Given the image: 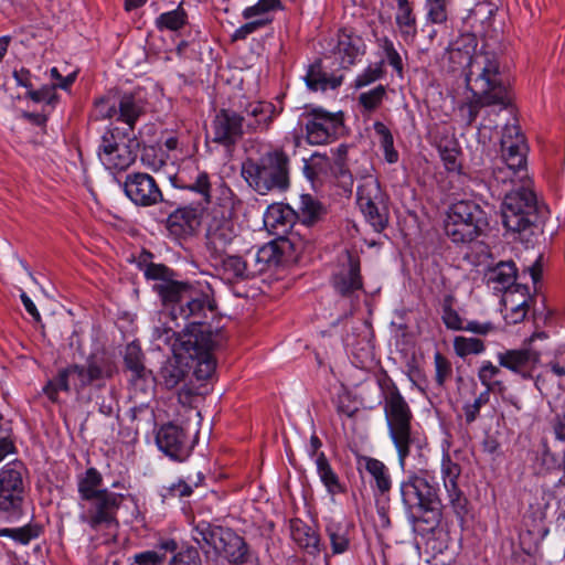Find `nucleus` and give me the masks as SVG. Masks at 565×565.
Wrapping results in <instances>:
<instances>
[{
  "label": "nucleus",
  "instance_id": "obj_10",
  "mask_svg": "<svg viewBox=\"0 0 565 565\" xmlns=\"http://www.w3.org/2000/svg\"><path fill=\"white\" fill-rule=\"evenodd\" d=\"M26 476L25 465L18 459L0 468V513L7 520L19 519L23 513Z\"/></svg>",
  "mask_w": 565,
  "mask_h": 565
},
{
  "label": "nucleus",
  "instance_id": "obj_3",
  "mask_svg": "<svg viewBox=\"0 0 565 565\" xmlns=\"http://www.w3.org/2000/svg\"><path fill=\"white\" fill-rule=\"evenodd\" d=\"M115 362L104 355L90 354L84 364L70 363L60 367L53 379L43 386L44 395L54 404L60 402V392L79 394L87 387L103 388L116 373Z\"/></svg>",
  "mask_w": 565,
  "mask_h": 565
},
{
  "label": "nucleus",
  "instance_id": "obj_25",
  "mask_svg": "<svg viewBox=\"0 0 565 565\" xmlns=\"http://www.w3.org/2000/svg\"><path fill=\"white\" fill-rule=\"evenodd\" d=\"M124 363L127 370L131 372V382L140 390L147 391L154 384V376L143 364V353L140 345L132 341L125 348Z\"/></svg>",
  "mask_w": 565,
  "mask_h": 565
},
{
  "label": "nucleus",
  "instance_id": "obj_62",
  "mask_svg": "<svg viewBox=\"0 0 565 565\" xmlns=\"http://www.w3.org/2000/svg\"><path fill=\"white\" fill-rule=\"evenodd\" d=\"M490 401V394L481 392L472 403H466L462 407L465 420L468 425L472 424L479 416L482 406Z\"/></svg>",
  "mask_w": 565,
  "mask_h": 565
},
{
  "label": "nucleus",
  "instance_id": "obj_22",
  "mask_svg": "<svg viewBox=\"0 0 565 565\" xmlns=\"http://www.w3.org/2000/svg\"><path fill=\"white\" fill-rule=\"evenodd\" d=\"M324 521V533L330 544V552L324 545L322 552L324 553V559L328 562L331 556L342 555L350 551L355 526L345 519L328 518Z\"/></svg>",
  "mask_w": 565,
  "mask_h": 565
},
{
  "label": "nucleus",
  "instance_id": "obj_18",
  "mask_svg": "<svg viewBox=\"0 0 565 565\" xmlns=\"http://www.w3.org/2000/svg\"><path fill=\"white\" fill-rule=\"evenodd\" d=\"M125 194L138 206H151L163 200L156 180L148 173L135 172L126 177Z\"/></svg>",
  "mask_w": 565,
  "mask_h": 565
},
{
  "label": "nucleus",
  "instance_id": "obj_28",
  "mask_svg": "<svg viewBox=\"0 0 565 565\" xmlns=\"http://www.w3.org/2000/svg\"><path fill=\"white\" fill-rule=\"evenodd\" d=\"M332 53L339 60L342 68H349L365 53V43L360 35L341 30L338 33L337 44Z\"/></svg>",
  "mask_w": 565,
  "mask_h": 565
},
{
  "label": "nucleus",
  "instance_id": "obj_41",
  "mask_svg": "<svg viewBox=\"0 0 565 565\" xmlns=\"http://www.w3.org/2000/svg\"><path fill=\"white\" fill-rule=\"evenodd\" d=\"M317 473L320 481L326 487L327 492L331 495L344 493L347 488L341 482L339 476L331 467L324 452H320L318 458L315 459Z\"/></svg>",
  "mask_w": 565,
  "mask_h": 565
},
{
  "label": "nucleus",
  "instance_id": "obj_32",
  "mask_svg": "<svg viewBox=\"0 0 565 565\" xmlns=\"http://www.w3.org/2000/svg\"><path fill=\"white\" fill-rule=\"evenodd\" d=\"M157 548L166 554H173L169 561V565H202V558L195 546L183 544L179 546L174 539H161L157 544Z\"/></svg>",
  "mask_w": 565,
  "mask_h": 565
},
{
  "label": "nucleus",
  "instance_id": "obj_2",
  "mask_svg": "<svg viewBox=\"0 0 565 565\" xmlns=\"http://www.w3.org/2000/svg\"><path fill=\"white\" fill-rule=\"evenodd\" d=\"M376 383L382 397L388 436L396 449L398 463L404 469L412 448L422 450L427 446V439L423 433L413 427L412 408L387 372L383 371L377 375Z\"/></svg>",
  "mask_w": 565,
  "mask_h": 565
},
{
  "label": "nucleus",
  "instance_id": "obj_37",
  "mask_svg": "<svg viewBox=\"0 0 565 565\" xmlns=\"http://www.w3.org/2000/svg\"><path fill=\"white\" fill-rule=\"evenodd\" d=\"M192 539L196 542L201 548L209 546L215 552L218 547L223 534L228 527H224L206 520H193L192 523Z\"/></svg>",
  "mask_w": 565,
  "mask_h": 565
},
{
  "label": "nucleus",
  "instance_id": "obj_59",
  "mask_svg": "<svg viewBox=\"0 0 565 565\" xmlns=\"http://www.w3.org/2000/svg\"><path fill=\"white\" fill-rule=\"evenodd\" d=\"M41 532H42L41 525L29 523L21 527L10 529L9 537L19 544L26 545L32 540L38 539L40 536Z\"/></svg>",
  "mask_w": 565,
  "mask_h": 565
},
{
  "label": "nucleus",
  "instance_id": "obj_16",
  "mask_svg": "<svg viewBox=\"0 0 565 565\" xmlns=\"http://www.w3.org/2000/svg\"><path fill=\"white\" fill-rule=\"evenodd\" d=\"M206 248L210 256L225 253L236 237V230L231 216L223 209H213L206 226Z\"/></svg>",
  "mask_w": 565,
  "mask_h": 565
},
{
  "label": "nucleus",
  "instance_id": "obj_60",
  "mask_svg": "<svg viewBox=\"0 0 565 565\" xmlns=\"http://www.w3.org/2000/svg\"><path fill=\"white\" fill-rule=\"evenodd\" d=\"M449 7L450 3L425 4L426 23L436 25H447V22L449 20Z\"/></svg>",
  "mask_w": 565,
  "mask_h": 565
},
{
  "label": "nucleus",
  "instance_id": "obj_27",
  "mask_svg": "<svg viewBox=\"0 0 565 565\" xmlns=\"http://www.w3.org/2000/svg\"><path fill=\"white\" fill-rule=\"evenodd\" d=\"M152 338L169 347L173 355L183 356L186 350H193V343H195L199 334L186 331L185 328L182 332H178L172 327L162 323L153 328Z\"/></svg>",
  "mask_w": 565,
  "mask_h": 565
},
{
  "label": "nucleus",
  "instance_id": "obj_14",
  "mask_svg": "<svg viewBox=\"0 0 565 565\" xmlns=\"http://www.w3.org/2000/svg\"><path fill=\"white\" fill-rule=\"evenodd\" d=\"M158 448L174 461H184L191 455L194 440L189 431L173 423L162 425L156 435Z\"/></svg>",
  "mask_w": 565,
  "mask_h": 565
},
{
  "label": "nucleus",
  "instance_id": "obj_26",
  "mask_svg": "<svg viewBox=\"0 0 565 565\" xmlns=\"http://www.w3.org/2000/svg\"><path fill=\"white\" fill-rule=\"evenodd\" d=\"M199 225L200 212L192 206L178 207L166 220V228L175 239L191 236Z\"/></svg>",
  "mask_w": 565,
  "mask_h": 565
},
{
  "label": "nucleus",
  "instance_id": "obj_48",
  "mask_svg": "<svg viewBox=\"0 0 565 565\" xmlns=\"http://www.w3.org/2000/svg\"><path fill=\"white\" fill-rule=\"evenodd\" d=\"M152 258L153 254L146 249H142L136 257L137 267L143 273L145 278L151 281L168 273L167 265L153 263Z\"/></svg>",
  "mask_w": 565,
  "mask_h": 565
},
{
  "label": "nucleus",
  "instance_id": "obj_33",
  "mask_svg": "<svg viewBox=\"0 0 565 565\" xmlns=\"http://www.w3.org/2000/svg\"><path fill=\"white\" fill-rule=\"evenodd\" d=\"M518 268L512 260L500 262L486 274L487 284L495 292H505L516 284Z\"/></svg>",
  "mask_w": 565,
  "mask_h": 565
},
{
  "label": "nucleus",
  "instance_id": "obj_39",
  "mask_svg": "<svg viewBox=\"0 0 565 565\" xmlns=\"http://www.w3.org/2000/svg\"><path fill=\"white\" fill-rule=\"evenodd\" d=\"M298 220L305 226H315L323 221L328 214V210L318 199L311 194H302L298 209Z\"/></svg>",
  "mask_w": 565,
  "mask_h": 565
},
{
  "label": "nucleus",
  "instance_id": "obj_34",
  "mask_svg": "<svg viewBox=\"0 0 565 565\" xmlns=\"http://www.w3.org/2000/svg\"><path fill=\"white\" fill-rule=\"evenodd\" d=\"M516 288L522 291L521 301H515L513 295H504L502 300L505 310L504 319L509 324L522 322L532 303L535 301L534 296L530 292L529 286H519Z\"/></svg>",
  "mask_w": 565,
  "mask_h": 565
},
{
  "label": "nucleus",
  "instance_id": "obj_51",
  "mask_svg": "<svg viewBox=\"0 0 565 565\" xmlns=\"http://www.w3.org/2000/svg\"><path fill=\"white\" fill-rule=\"evenodd\" d=\"M276 107L269 102L259 108L255 119H248L246 124V132L265 131L269 128L275 117Z\"/></svg>",
  "mask_w": 565,
  "mask_h": 565
},
{
  "label": "nucleus",
  "instance_id": "obj_12",
  "mask_svg": "<svg viewBox=\"0 0 565 565\" xmlns=\"http://www.w3.org/2000/svg\"><path fill=\"white\" fill-rule=\"evenodd\" d=\"M124 500V494L105 489L81 503L79 520L95 531L118 527L117 513Z\"/></svg>",
  "mask_w": 565,
  "mask_h": 565
},
{
  "label": "nucleus",
  "instance_id": "obj_9",
  "mask_svg": "<svg viewBox=\"0 0 565 565\" xmlns=\"http://www.w3.org/2000/svg\"><path fill=\"white\" fill-rule=\"evenodd\" d=\"M486 224V212L478 203L460 200L448 207L444 230L455 244H468L481 234Z\"/></svg>",
  "mask_w": 565,
  "mask_h": 565
},
{
  "label": "nucleus",
  "instance_id": "obj_13",
  "mask_svg": "<svg viewBox=\"0 0 565 565\" xmlns=\"http://www.w3.org/2000/svg\"><path fill=\"white\" fill-rule=\"evenodd\" d=\"M363 182L358 186L356 201L361 212L376 232L387 225V215L381 210L384 194L380 182L373 175H362Z\"/></svg>",
  "mask_w": 565,
  "mask_h": 565
},
{
  "label": "nucleus",
  "instance_id": "obj_50",
  "mask_svg": "<svg viewBox=\"0 0 565 565\" xmlns=\"http://www.w3.org/2000/svg\"><path fill=\"white\" fill-rule=\"evenodd\" d=\"M449 505L460 521L465 523L466 516L469 513V501L465 493L459 489L458 486L451 484L449 489H446Z\"/></svg>",
  "mask_w": 565,
  "mask_h": 565
},
{
  "label": "nucleus",
  "instance_id": "obj_44",
  "mask_svg": "<svg viewBox=\"0 0 565 565\" xmlns=\"http://www.w3.org/2000/svg\"><path fill=\"white\" fill-rule=\"evenodd\" d=\"M365 470L375 482V487L381 494L388 492L392 488V479L388 468L379 459L372 457H362Z\"/></svg>",
  "mask_w": 565,
  "mask_h": 565
},
{
  "label": "nucleus",
  "instance_id": "obj_21",
  "mask_svg": "<svg viewBox=\"0 0 565 565\" xmlns=\"http://www.w3.org/2000/svg\"><path fill=\"white\" fill-rule=\"evenodd\" d=\"M215 553L231 565H259L257 553L249 547L244 537L230 527L223 534Z\"/></svg>",
  "mask_w": 565,
  "mask_h": 565
},
{
  "label": "nucleus",
  "instance_id": "obj_1",
  "mask_svg": "<svg viewBox=\"0 0 565 565\" xmlns=\"http://www.w3.org/2000/svg\"><path fill=\"white\" fill-rule=\"evenodd\" d=\"M477 45L476 36L468 33L460 35L449 50V60L468 68L466 83L472 96L458 105V116L467 127L472 126L481 108L498 105L504 109L512 102L509 86L500 72L497 53L477 52Z\"/></svg>",
  "mask_w": 565,
  "mask_h": 565
},
{
  "label": "nucleus",
  "instance_id": "obj_45",
  "mask_svg": "<svg viewBox=\"0 0 565 565\" xmlns=\"http://www.w3.org/2000/svg\"><path fill=\"white\" fill-rule=\"evenodd\" d=\"M188 23V13L180 3L174 10L157 17L154 25L159 31H179Z\"/></svg>",
  "mask_w": 565,
  "mask_h": 565
},
{
  "label": "nucleus",
  "instance_id": "obj_8",
  "mask_svg": "<svg viewBox=\"0 0 565 565\" xmlns=\"http://www.w3.org/2000/svg\"><path fill=\"white\" fill-rule=\"evenodd\" d=\"M139 147L138 138L130 129L109 124L100 135L96 151L103 167L117 174L135 163Z\"/></svg>",
  "mask_w": 565,
  "mask_h": 565
},
{
  "label": "nucleus",
  "instance_id": "obj_63",
  "mask_svg": "<svg viewBox=\"0 0 565 565\" xmlns=\"http://www.w3.org/2000/svg\"><path fill=\"white\" fill-rule=\"evenodd\" d=\"M384 75L383 62L375 63L374 65L367 66L361 74L355 78V87L361 88L367 86Z\"/></svg>",
  "mask_w": 565,
  "mask_h": 565
},
{
  "label": "nucleus",
  "instance_id": "obj_56",
  "mask_svg": "<svg viewBox=\"0 0 565 565\" xmlns=\"http://www.w3.org/2000/svg\"><path fill=\"white\" fill-rule=\"evenodd\" d=\"M435 365V383L438 388H444L445 384L452 376V364L451 362L439 351L434 354Z\"/></svg>",
  "mask_w": 565,
  "mask_h": 565
},
{
  "label": "nucleus",
  "instance_id": "obj_46",
  "mask_svg": "<svg viewBox=\"0 0 565 565\" xmlns=\"http://www.w3.org/2000/svg\"><path fill=\"white\" fill-rule=\"evenodd\" d=\"M395 23L399 34L405 42H413L417 35V19L414 8L397 9Z\"/></svg>",
  "mask_w": 565,
  "mask_h": 565
},
{
  "label": "nucleus",
  "instance_id": "obj_38",
  "mask_svg": "<svg viewBox=\"0 0 565 565\" xmlns=\"http://www.w3.org/2000/svg\"><path fill=\"white\" fill-rule=\"evenodd\" d=\"M333 287L342 296H350L355 290L362 289L360 262L350 257L348 268L333 277Z\"/></svg>",
  "mask_w": 565,
  "mask_h": 565
},
{
  "label": "nucleus",
  "instance_id": "obj_20",
  "mask_svg": "<svg viewBox=\"0 0 565 565\" xmlns=\"http://www.w3.org/2000/svg\"><path fill=\"white\" fill-rule=\"evenodd\" d=\"M241 114L233 109L222 108L212 121L213 141L224 147H233L246 132Z\"/></svg>",
  "mask_w": 565,
  "mask_h": 565
},
{
  "label": "nucleus",
  "instance_id": "obj_58",
  "mask_svg": "<svg viewBox=\"0 0 565 565\" xmlns=\"http://www.w3.org/2000/svg\"><path fill=\"white\" fill-rule=\"evenodd\" d=\"M328 164V156L315 152L308 161H305L303 173L310 181H315L326 172Z\"/></svg>",
  "mask_w": 565,
  "mask_h": 565
},
{
  "label": "nucleus",
  "instance_id": "obj_29",
  "mask_svg": "<svg viewBox=\"0 0 565 565\" xmlns=\"http://www.w3.org/2000/svg\"><path fill=\"white\" fill-rule=\"evenodd\" d=\"M290 247L288 239L271 241L259 247L254 255L253 270L255 275L262 274L284 262V253Z\"/></svg>",
  "mask_w": 565,
  "mask_h": 565
},
{
  "label": "nucleus",
  "instance_id": "obj_55",
  "mask_svg": "<svg viewBox=\"0 0 565 565\" xmlns=\"http://www.w3.org/2000/svg\"><path fill=\"white\" fill-rule=\"evenodd\" d=\"M166 152L157 146H145L141 152L142 164L152 171H159L166 164Z\"/></svg>",
  "mask_w": 565,
  "mask_h": 565
},
{
  "label": "nucleus",
  "instance_id": "obj_53",
  "mask_svg": "<svg viewBox=\"0 0 565 565\" xmlns=\"http://www.w3.org/2000/svg\"><path fill=\"white\" fill-rule=\"evenodd\" d=\"M455 298L451 295H446L443 299L441 319L445 326L450 330H462L463 320L459 313L454 309Z\"/></svg>",
  "mask_w": 565,
  "mask_h": 565
},
{
  "label": "nucleus",
  "instance_id": "obj_35",
  "mask_svg": "<svg viewBox=\"0 0 565 565\" xmlns=\"http://www.w3.org/2000/svg\"><path fill=\"white\" fill-rule=\"evenodd\" d=\"M182 360L184 356H175L166 360L158 373V377H154V382H158L161 386L167 390L175 388L182 383L189 371Z\"/></svg>",
  "mask_w": 565,
  "mask_h": 565
},
{
  "label": "nucleus",
  "instance_id": "obj_54",
  "mask_svg": "<svg viewBox=\"0 0 565 565\" xmlns=\"http://www.w3.org/2000/svg\"><path fill=\"white\" fill-rule=\"evenodd\" d=\"M305 81L308 88L313 92L328 88V75L322 71L321 61H316L309 65Z\"/></svg>",
  "mask_w": 565,
  "mask_h": 565
},
{
  "label": "nucleus",
  "instance_id": "obj_61",
  "mask_svg": "<svg viewBox=\"0 0 565 565\" xmlns=\"http://www.w3.org/2000/svg\"><path fill=\"white\" fill-rule=\"evenodd\" d=\"M461 473V467L451 460L449 455H444L441 460V476L445 489H449L451 484L458 486V478Z\"/></svg>",
  "mask_w": 565,
  "mask_h": 565
},
{
  "label": "nucleus",
  "instance_id": "obj_7",
  "mask_svg": "<svg viewBox=\"0 0 565 565\" xmlns=\"http://www.w3.org/2000/svg\"><path fill=\"white\" fill-rule=\"evenodd\" d=\"M501 212L503 225L508 231L524 233L537 227L545 218L547 210L537 203L530 184H521L504 194Z\"/></svg>",
  "mask_w": 565,
  "mask_h": 565
},
{
  "label": "nucleus",
  "instance_id": "obj_19",
  "mask_svg": "<svg viewBox=\"0 0 565 565\" xmlns=\"http://www.w3.org/2000/svg\"><path fill=\"white\" fill-rule=\"evenodd\" d=\"M215 343L211 337L198 338L193 343V350H186L183 355L185 360H190L185 362V366L193 370V376L198 381H207L215 372L216 361L212 354Z\"/></svg>",
  "mask_w": 565,
  "mask_h": 565
},
{
  "label": "nucleus",
  "instance_id": "obj_30",
  "mask_svg": "<svg viewBox=\"0 0 565 565\" xmlns=\"http://www.w3.org/2000/svg\"><path fill=\"white\" fill-rule=\"evenodd\" d=\"M289 531L292 541L310 555H318L323 550L320 534L300 519L289 521Z\"/></svg>",
  "mask_w": 565,
  "mask_h": 565
},
{
  "label": "nucleus",
  "instance_id": "obj_17",
  "mask_svg": "<svg viewBox=\"0 0 565 565\" xmlns=\"http://www.w3.org/2000/svg\"><path fill=\"white\" fill-rule=\"evenodd\" d=\"M540 360V352L530 348L504 349L497 353L498 364L522 380L533 379Z\"/></svg>",
  "mask_w": 565,
  "mask_h": 565
},
{
  "label": "nucleus",
  "instance_id": "obj_6",
  "mask_svg": "<svg viewBox=\"0 0 565 565\" xmlns=\"http://www.w3.org/2000/svg\"><path fill=\"white\" fill-rule=\"evenodd\" d=\"M501 157L493 163L492 178L497 183L511 182L513 188L531 184L526 169L527 145L520 126L505 125L501 137Z\"/></svg>",
  "mask_w": 565,
  "mask_h": 565
},
{
  "label": "nucleus",
  "instance_id": "obj_64",
  "mask_svg": "<svg viewBox=\"0 0 565 565\" xmlns=\"http://www.w3.org/2000/svg\"><path fill=\"white\" fill-rule=\"evenodd\" d=\"M280 0H258L254 6L245 8L242 15L244 19L249 20L257 15H265L269 11L280 8Z\"/></svg>",
  "mask_w": 565,
  "mask_h": 565
},
{
  "label": "nucleus",
  "instance_id": "obj_42",
  "mask_svg": "<svg viewBox=\"0 0 565 565\" xmlns=\"http://www.w3.org/2000/svg\"><path fill=\"white\" fill-rule=\"evenodd\" d=\"M103 488V476L94 467L77 477V492L81 503L105 491Z\"/></svg>",
  "mask_w": 565,
  "mask_h": 565
},
{
  "label": "nucleus",
  "instance_id": "obj_40",
  "mask_svg": "<svg viewBox=\"0 0 565 565\" xmlns=\"http://www.w3.org/2000/svg\"><path fill=\"white\" fill-rule=\"evenodd\" d=\"M295 213L294 211L282 203L270 204L265 214L264 223L277 234L287 233L292 226Z\"/></svg>",
  "mask_w": 565,
  "mask_h": 565
},
{
  "label": "nucleus",
  "instance_id": "obj_43",
  "mask_svg": "<svg viewBox=\"0 0 565 565\" xmlns=\"http://www.w3.org/2000/svg\"><path fill=\"white\" fill-rule=\"evenodd\" d=\"M501 366L494 365L491 361H482L479 370H478V380L484 386V391L488 394L499 393L502 394L505 392L507 386L503 381L499 380L501 375Z\"/></svg>",
  "mask_w": 565,
  "mask_h": 565
},
{
  "label": "nucleus",
  "instance_id": "obj_47",
  "mask_svg": "<svg viewBox=\"0 0 565 565\" xmlns=\"http://www.w3.org/2000/svg\"><path fill=\"white\" fill-rule=\"evenodd\" d=\"M373 129L379 137L380 146L383 150L386 162H397L399 156L394 148V138L391 130L382 121H375L373 124Z\"/></svg>",
  "mask_w": 565,
  "mask_h": 565
},
{
  "label": "nucleus",
  "instance_id": "obj_15",
  "mask_svg": "<svg viewBox=\"0 0 565 565\" xmlns=\"http://www.w3.org/2000/svg\"><path fill=\"white\" fill-rule=\"evenodd\" d=\"M342 126V117L338 114L320 108L306 114V137L311 145H326L333 141Z\"/></svg>",
  "mask_w": 565,
  "mask_h": 565
},
{
  "label": "nucleus",
  "instance_id": "obj_31",
  "mask_svg": "<svg viewBox=\"0 0 565 565\" xmlns=\"http://www.w3.org/2000/svg\"><path fill=\"white\" fill-rule=\"evenodd\" d=\"M349 149L350 147L345 143H341L335 149H331L333 161H329L327 167L330 175L337 181L338 185L345 191H351L354 183L353 173L348 162Z\"/></svg>",
  "mask_w": 565,
  "mask_h": 565
},
{
  "label": "nucleus",
  "instance_id": "obj_57",
  "mask_svg": "<svg viewBox=\"0 0 565 565\" xmlns=\"http://www.w3.org/2000/svg\"><path fill=\"white\" fill-rule=\"evenodd\" d=\"M25 97L34 103H44L45 107L53 109L58 103L60 96L56 94V86L43 85L39 89H29Z\"/></svg>",
  "mask_w": 565,
  "mask_h": 565
},
{
  "label": "nucleus",
  "instance_id": "obj_5",
  "mask_svg": "<svg viewBox=\"0 0 565 565\" xmlns=\"http://www.w3.org/2000/svg\"><path fill=\"white\" fill-rule=\"evenodd\" d=\"M241 174L259 195L286 192L290 186L289 157L282 149L266 151L259 158L248 157L242 163Z\"/></svg>",
  "mask_w": 565,
  "mask_h": 565
},
{
  "label": "nucleus",
  "instance_id": "obj_4",
  "mask_svg": "<svg viewBox=\"0 0 565 565\" xmlns=\"http://www.w3.org/2000/svg\"><path fill=\"white\" fill-rule=\"evenodd\" d=\"M402 503L409 523L425 533L434 531L441 520L439 487L426 475L409 473L399 484Z\"/></svg>",
  "mask_w": 565,
  "mask_h": 565
},
{
  "label": "nucleus",
  "instance_id": "obj_36",
  "mask_svg": "<svg viewBox=\"0 0 565 565\" xmlns=\"http://www.w3.org/2000/svg\"><path fill=\"white\" fill-rule=\"evenodd\" d=\"M145 114V104L141 98L134 94H124L117 104V120L126 124L125 129L135 134V126L138 119Z\"/></svg>",
  "mask_w": 565,
  "mask_h": 565
},
{
  "label": "nucleus",
  "instance_id": "obj_52",
  "mask_svg": "<svg viewBox=\"0 0 565 565\" xmlns=\"http://www.w3.org/2000/svg\"><path fill=\"white\" fill-rule=\"evenodd\" d=\"M454 350L458 356L466 358L471 354L482 353L486 347L480 339L458 335L454 339Z\"/></svg>",
  "mask_w": 565,
  "mask_h": 565
},
{
  "label": "nucleus",
  "instance_id": "obj_11",
  "mask_svg": "<svg viewBox=\"0 0 565 565\" xmlns=\"http://www.w3.org/2000/svg\"><path fill=\"white\" fill-rule=\"evenodd\" d=\"M204 289L210 290V286L206 285L203 287L199 282L195 284L192 288V292H189L191 297H186L181 305L170 310L171 319L175 321L182 318L185 321V330L199 334V339H202V337L213 338L211 326L206 324L203 319L205 318L206 311H214L216 305Z\"/></svg>",
  "mask_w": 565,
  "mask_h": 565
},
{
  "label": "nucleus",
  "instance_id": "obj_24",
  "mask_svg": "<svg viewBox=\"0 0 565 565\" xmlns=\"http://www.w3.org/2000/svg\"><path fill=\"white\" fill-rule=\"evenodd\" d=\"M177 277L178 274L168 267V273L152 280V290L164 306H171V308L181 305L186 297H191L189 292H192V288L195 286V284L180 281Z\"/></svg>",
  "mask_w": 565,
  "mask_h": 565
},
{
  "label": "nucleus",
  "instance_id": "obj_49",
  "mask_svg": "<svg viewBox=\"0 0 565 565\" xmlns=\"http://www.w3.org/2000/svg\"><path fill=\"white\" fill-rule=\"evenodd\" d=\"M385 96L386 88L384 85H377L373 89L361 93L358 103L362 107L363 116L374 113L382 105Z\"/></svg>",
  "mask_w": 565,
  "mask_h": 565
},
{
  "label": "nucleus",
  "instance_id": "obj_23",
  "mask_svg": "<svg viewBox=\"0 0 565 565\" xmlns=\"http://www.w3.org/2000/svg\"><path fill=\"white\" fill-rule=\"evenodd\" d=\"M210 258L218 276L227 284H238L256 276L253 264L243 256L220 253V256L213 255Z\"/></svg>",
  "mask_w": 565,
  "mask_h": 565
}]
</instances>
